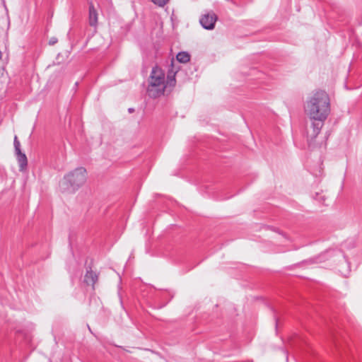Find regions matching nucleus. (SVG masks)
Instances as JSON below:
<instances>
[{
    "label": "nucleus",
    "mask_w": 362,
    "mask_h": 362,
    "mask_svg": "<svg viewBox=\"0 0 362 362\" xmlns=\"http://www.w3.org/2000/svg\"><path fill=\"white\" fill-rule=\"evenodd\" d=\"M14 146H15V150H16V153H20L21 151V144H20V141H18V137L16 136L15 138H14Z\"/></svg>",
    "instance_id": "11"
},
{
    "label": "nucleus",
    "mask_w": 362,
    "mask_h": 362,
    "mask_svg": "<svg viewBox=\"0 0 362 362\" xmlns=\"http://www.w3.org/2000/svg\"><path fill=\"white\" fill-rule=\"evenodd\" d=\"M154 4L158 6H164L168 1V0H151Z\"/></svg>",
    "instance_id": "10"
},
{
    "label": "nucleus",
    "mask_w": 362,
    "mask_h": 362,
    "mask_svg": "<svg viewBox=\"0 0 362 362\" xmlns=\"http://www.w3.org/2000/svg\"><path fill=\"white\" fill-rule=\"evenodd\" d=\"M303 110L310 120L325 122L330 112L329 94L321 88L311 90L306 97Z\"/></svg>",
    "instance_id": "1"
},
{
    "label": "nucleus",
    "mask_w": 362,
    "mask_h": 362,
    "mask_svg": "<svg viewBox=\"0 0 362 362\" xmlns=\"http://www.w3.org/2000/svg\"><path fill=\"white\" fill-rule=\"evenodd\" d=\"M176 58L180 63H187L190 60V55L186 52H182L177 54Z\"/></svg>",
    "instance_id": "9"
},
{
    "label": "nucleus",
    "mask_w": 362,
    "mask_h": 362,
    "mask_svg": "<svg viewBox=\"0 0 362 362\" xmlns=\"http://www.w3.org/2000/svg\"><path fill=\"white\" fill-rule=\"evenodd\" d=\"M86 179V170L83 167L77 168L65 175L62 189L64 192H74L85 184Z\"/></svg>",
    "instance_id": "2"
},
{
    "label": "nucleus",
    "mask_w": 362,
    "mask_h": 362,
    "mask_svg": "<svg viewBox=\"0 0 362 362\" xmlns=\"http://www.w3.org/2000/svg\"><path fill=\"white\" fill-rule=\"evenodd\" d=\"M89 24L94 27L98 24V13L92 3L89 6Z\"/></svg>",
    "instance_id": "7"
},
{
    "label": "nucleus",
    "mask_w": 362,
    "mask_h": 362,
    "mask_svg": "<svg viewBox=\"0 0 362 362\" xmlns=\"http://www.w3.org/2000/svg\"><path fill=\"white\" fill-rule=\"evenodd\" d=\"M311 123L307 127L306 133L308 141L314 140L320 132L324 122L310 120Z\"/></svg>",
    "instance_id": "4"
},
{
    "label": "nucleus",
    "mask_w": 362,
    "mask_h": 362,
    "mask_svg": "<svg viewBox=\"0 0 362 362\" xmlns=\"http://www.w3.org/2000/svg\"><path fill=\"white\" fill-rule=\"evenodd\" d=\"M216 20V16L214 13H208L202 16L200 23L205 29L211 30L214 28Z\"/></svg>",
    "instance_id": "6"
},
{
    "label": "nucleus",
    "mask_w": 362,
    "mask_h": 362,
    "mask_svg": "<svg viewBox=\"0 0 362 362\" xmlns=\"http://www.w3.org/2000/svg\"><path fill=\"white\" fill-rule=\"evenodd\" d=\"M16 154L21 170H23L28 164L27 157L21 151H20V153H16Z\"/></svg>",
    "instance_id": "8"
},
{
    "label": "nucleus",
    "mask_w": 362,
    "mask_h": 362,
    "mask_svg": "<svg viewBox=\"0 0 362 362\" xmlns=\"http://www.w3.org/2000/svg\"><path fill=\"white\" fill-rule=\"evenodd\" d=\"M98 280L99 273L92 269L86 272L83 281L86 286H90L93 291L95 289V284L98 282Z\"/></svg>",
    "instance_id": "5"
},
{
    "label": "nucleus",
    "mask_w": 362,
    "mask_h": 362,
    "mask_svg": "<svg viewBox=\"0 0 362 362\" xmlns=\"http://www.w3.org/2000/svg\"><path fill=\"white\" fill-rule=\"evenodd\" d=\"M165 89L164 71L155 67L153 69L148 79L147 93L151 98H158L164 94Z\"/></svg>",
    "instance_id": "3"
}]
</instances>
